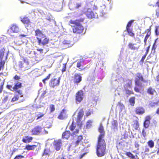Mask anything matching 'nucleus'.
Masks as SVG:
<instances>
[{
	"label": "nucleus",
	"mask_w": 159,
	"mask_h": 159,
	"mask_svg": "<svg viewBox=\"0 0 159 159\" xmlns=\"http://www.w3.org/2000/svg\"><path fill=\"white\" fill-rule=\"evenodd\" d=\"M133 122L134 124L133 125V126L135 130H137L139 126V121L137 120H134Z\"/></svg>",
	"instance_id": "c756f323"
},
{
	"label": "nucleus",
	"mask_w": 159,
	"mask_h": 159,
	"mask_svg": "<svg viewBox=\"0 0 159 159\" xmlns=\"http://www.w3.org/2000/svg\"><path fill=\"white\" fill-rule=\"evenodd\" d=\"M82 80V77L80 75L75 74L74 76L73 81L74 83L78 84Z\"/></svg>",
	"instance_id": "aec40b11"
},
{
	"label": "nucleus",
	"mask_w": 159,
	"mask_h": 159,
	"mask_svg": "<svg viewBox=\"0 0 159 159\" xmlns=\"http://www.w3.org/2000/svg\"><path fill=\"white\" fill-rule=\"evenodd\" d=\"M75 127L76 126L74 123V121H73L72 122L71 125L70 126V130L71 131H72V132L71 133V135L72 136L76 135L78 134L79 132V129H76L75 131H74V129H75Z\"/></svg>",
	"instance_id": "2eb2a0df"
},
{
	"label": "nucleus",
	"mask_w": 159,
	"mask_h": 159,
	"mask_svg": "<svg viewBox=\"0 0 159 159\" xmlns=\"http://www.w3.org/2000/svg\"><path fill=\"white\" fill-rule=\"evenodd\" d=\"M11 30L14 33H17L19 31L18 26L16 24H12L11 27Z\"/></svg>",
	"instance_id": "cd10ccee"
},
{
	"label": "nucleus",
	"mask_w": 159,
	"mask_h": 159,
	"mask_svg": "<svg viewBox=\"0 0 159 159\" xmlns=\"http://www.w3.org/2000/svg\"><path fill=\"white\" fill-rule=\"evenodd\" d=\"M150 46L149 45L147 47L146 52L145 54V55H147L148 54L150 49Z\"/></svg>",
	"instance_id": "e2e57ef3"
},
{
	"label": "nucleus",
	"mask_w": 159,
	"mask_h": 159,
	"mask_svg": "<svg viewBox=\"0 0 159 159\" xmlns=\"http://www.w3.org/2000/svg\"><path fill=\"white\" fill-rule=\"evenodd\" d=\"M150 151V149L149 148L147 147H146L145 148L144 150V152L146 153Z\"/></svg>",
	"instance_id": "338daca9"
},
{
	"label": "nucleus",
	"mask_w": 159,
	"mask_h": 159,
	"mask_svg": "<svg viewBox=\"0 0 159 159\" xmlns=\"http://www.w3.org/2000/svg\"><path fill=\"white\" fill-rule=\"evenodd\" d=\"M37 146L35 145H30L28 144L25 146V149L28 151L34 150Z\"/></svg>",
	"instance_id": "bb28decb"
},
{
	"label": "nucleus",
	"mask_w": 159,
	"mask_h": 159,
	"mask_svg": "<svg viewBox=\"0 0 159 159\" xmlns=\"http://www.w3.org/2000/svg\"><path fill=\"white\" fill-rule=\"evenodd\" d=\"M43 37L38 40V43L39 45L44 46L48 43L49 42L48 38L47 37L46 35L43 36Z\"/></svg>",
	"instance_id": "f8f14e48"
},
{
	"label": "nucleus",
	"mask_w": 159,
	"mask_h": 159,
	"mask_svg": "<svg viewBox=\"0 0 159 159\" xmlns=\"http://www.w3.org/2000/svg\"><path fill=\"white\" fill-rule=\"evenodd\" d=\"M33 137L28 135L25 136L22 139V141L25 143H28L31 142L33 139Z\"/></svg>",
	"instance_id": "5701e85b"
},
{
	"label": "nucleus",
	"mask_w": 159,
	"mask_h": 159,
	"mask_svg": "<svg viewBox=\"0 0 159 159\" xmlns=\"http://www.w3.org/2000/svg\"><path fill=\"white\" fill-rule=\"evenodd\" d=\"M50 111L52 112L54 111L55 110V108L54 105L53 104H51L50 105Z\"/></svg>",
	"instance_id": "49530a36"
},
{
	"label": "nucleus",
	"mask_w": 159,
	"mask_h": 159,
	"mask_svg": "<svg viewBox=\"0 0 159 159\" xmlns=\"http://www.w3.org/2000/svg\"><path fill=\"white\" fill-rule=\"evenodd\" d=\"M84 98V92L83 90H80L75 94V101L77 103H80L83 100Z\"/></svg>",
	"instance_id": "0eeeda50"
},
{
	"label": "nucleus",
	"mask_w": 159,
	"mask_h": 159,
	"mask_svg": "<svg viewBox=\"0 0 159 159\" xmlns=\"http://www.w3.org/2000/svg\"><path fill=\"white\" fill-rule=\"evenodd\" d=\"M19 67L24 70L28 69L30 66L27 60L23 58L22 61H20L18 64Z\"/></svg>",
	"instance_id": "423d86ee"
},
{
	"label": "nucleus",
	"mask_w": 159,
	"mask_h": 159,
	"mask_svg": "<svg viewBox=\"0 0 159 159\" xmlns=\"http://www.w3.org/2000/svg\"><path fill=\"white\" fill-rule=\"evenodd\" d=\"M53 146L55 149L57 151H59L62 146V141L61 139L54 141L53 142Z\"/></svg>",
	"instance_id": "ddd939ff"
},
{
	"label": "nucleus",
	"mask_w": 159,
	"mask_h": 159,
	"mask_svg": "<svg viewBox=\"0 0 159 159\" xmlns=\"http://www.w3.org/2000/svg\"><path fill=\"white\" fill-rule=\"evenodd\" d=\"M106 144L105 140L98 139L96 146V153L99 157L105 155L107 152Z\"/></svg>",
	"instance_id": "f03ea898"
},
{
	"label": "nucleus",
	"mask_w": 159,
	"mask_h": 159,
	"mask_svg": "<svg viewBox=\"0 0 159 159\" xmlns=\"http://www.w3.org/2000/svg\"><path fill=\"white\" fill-rule=\"evenodd\" d=\"M66 63H64L63 64V67L61 70L62 73H63L66 71Z\"/></svg>",
	"instance_id": "de8ad7c7"
},
{
	"label": "nucleus",
	"mask_w": 159,
	"mask_h": 159,
	"mask_svg": "<svg viewBox=\"0 0 159 159\" xmlns=\"http://www.w3.org/2000/svg\"><path fill=\"white\" fill-rule=\"evenodd\" d=\"M90 123H91V121L90 120H89L87 122V125H86L87 127H89L90 126V125H91L90 124H91Z\"/></svg>",
	"instance_id": "69168bd1"
},
{
	"label": "nucleus",
	"mask_w": 159,
	"mask_h": 159,
	"mask_svg": "<svg viewBox=\"0 0 159 159\" xmlns=\"http://www.w3.org/2000/svg\"><path fill=\"white\" fill-rule=\"evenodd\" d=\"M134 90L137 93H141L139 88L138 87L135 86L134 87Z\"/></svg>",
	"instance_id": "8fccbe9b"
},
{
	"label": "nucleus",
	"mask_w": 159,
	"mask_h": 159,
	"mask_svg": "<svg viewBox=\"0 0 159 159\" xmlns=\"http://www.w3.org/2000/svg\"><path fill=\"white\" fill-rule=\"evenodd\" d=\"M156 147L157 149V155H159V144L156 145Z\"/></svg>",
	"instance_id": "680f3d73"
},
{
	"label": "nucleus",
	"mask_w": 159,
	"mask_h": 159,
	"mask_svg": "<svg viewBox=\"0 0 159 159\" xmlns=\"http://www.w3.org/2000/svg\"><path fill=\"white\" fill-rule=\"evenodd\" d=\"M151 26H150L149 28L147 30V34L145 36L144 39V45H146V43L148 39L149 38V37L151 35Z\"/></svg>",
	"instance_id": "393cba45"
},
{
	"label": "nucleus",
	"mask_w": 159,
	"mask_h": 159,
	"mask_svg": "<svg viewBox=\"0 0 159 159\" xmlns=\"http://www.w3.org/2000/svg\"><path fill=\"white\" fill-rule=\"evenodd\" d=\"M39 92V93L41 94V97L42 98L45 97V95L47 92L46 90H43L42 89H40Z\"/></svg>",
	"instance_id": "c9c22d12"
},
{
	"label": "nucleus",
	"mask_w": 159,
	"mask_h": 159,
	"mask_svg": "<svg viewBox=\"0 0 159 159\" xmlns=\"http://www.w3.org/2000/svg\"><path fill=\"white\" fill-rule=\"evenodd\" d=\"M84 111L83 108L81 109L79 111L76 120V122L78 125H82L81 120L84 115Z\"/></svg>",
	"instance_id": "9b49d317"
},
{
	"label": "nucleus",
	"mask_w": 159,
	"mask_h": 159,
	"mask_svg": "<svg viewBox=\"0 0 159 159\" xmlns=\"http://www.w3.org/2000/svg\"><path fill=\"white\" fill-rule=\"evenodd\" d=\"M83 138L82 135H80L77 136L75 139V142H74L75 146H77L79 144H81L83 143Z\"/></svg>",
	"instance_id": "a211bd4d"
},
{
	"label": "nucleus",
	"mask_w": 159,
	"mask_h": 159,
	"mask_svg": "<svg viewBox=\"0 0 159 159\" xmlns=\"http://www.w3.org/2000/svg\"><path fill=\"white\" fill-rule=\"evenodd\" d=\"M5 48L4 47L0 49V59L2 60L4 57Z\"/></svg>",
	"instance_id": "473e14b6"
},
{
	"label": "nucleus",
	"mask_w": 159,
	"mask_h": 159,
	"mask_svg": "<svg viewBox=\"0 0 159 159\" xmlns=\"http://www.w3.org/2000/svg\"><path fill=\"white\" fill-rule=\"evenodd\" d=\"M7 88L8 89H9L11 91H12V90H13V87H12V86L11 85H7Z\"/></svg>",
	"instance_id": "4d7b16f0"
},
{
	"label": "nucleus",
	"mask_w": 159,
	"mask_h": 159,
	"mask_svg": "<svg viewBox=\"0 0 159 159\" xmlns=\"http://www.w3.org/2000/svg\"><path fill=\"white\" fill-rule=\"evenodd\" d=\"M45 35L39 29H37L34 30V35L36 37L37 40L40 38L43 37V36Z\"/></svg>",
	"instance_id": "f3484780"
},
{
	"label": "nucleus",
	"mask_w": 159,
	"mask_h": 159,
	"mask_svg": "<svg viewBox=\"0 0 159 159\" xmlns=\"http://www.w3.org/2000/svg\"><path fill=\"white\" fill-rule=\"evenodd\" d=\"M125 155L128 156L130 159H135V157L132 154L131 152H126L125 153Z\"/></svg>",
	"instance_id": "4c0bfd02"
},
{
	"label": "nucleus",
	"mask_w": 159,
	"mask_h": 159,
	"mask_svg": "<svg viewBox=\"0 0 159 159\" xmlns=\"http://www.w3.org/2000/svg\"><path fill=\"white\" fill-rule=\"evenodd\" d=\"M9 99V97L8 96H5L3 99H2V102L5 103Z\"/></svg>",
	"instance_id": "3c124183"
},
{
	"label": "nucleus",
	"mask_w": 159,
	"mask_h": 159,
	"mask_svg": "<svg viewBox=\"0 0 159 159\" xmlns=\"http://www.w3.org/2000/svg\"><path fill=\"white\" fill-rule=\"evenodd\" d=\"M143 127L142 129V134L143 137L145 138L147 135V130Z\"/></svg>",
	"instance_id": "ea45409f"
},
{
	"label": "nucleus",
	"mask_w": 159,
	"mask_h": 159,
	"mask_svg": "<svg viewBox=\"0 0 159 159\" xmlns=\"http://www.w3.org/2000/svg\"><path fill=\"white\" fill-rule=\"evenodd\" d=\"M60 77L52 78L49 83V87L51 88H54L57 87L60 84Z\"/></svg>",
	"instance_id": "39448f33"
},
{
	"label": "nucleus",
	"mask_w": 159,
	"mask_h": 159,
	"mask_svg": "<svg viewBox=\"0 0 159 159\" xmlns=\"http://www.w3.org/2000/svg\"><path fill=\"white\" fill-rule=\"evenodd\" d=\"M135 97H131L129 99V102L130 104L132 106H134V105L135 103Z\"/></svg>",
	"instance_id": "7c9ffc66"
},
{
	"label": "nucleus",
	"mask_w": 159,
	"mask_h": 159,
	"mask_svg": "<svg viewBox=\"0 0 159 159\" xmlns=\"http://www.w3.org/2000/svg\"><path fill=\"white\" fill-rule=\"evenodd\" d=\"M126 94L128 95H130L131 94H134V93L131 90H130L128 89H125Z\"/></svg>",
	"instance_id": "37998d69"
},
{
	"label": "nucleus",
	"mask_w": 159,
	"mask_h": 159,
	"mask_svg": "<svg viewBox=\"0 0 159 159\" xmlns=\"http://www.w3.org/2000/svg\"><path fill=\"white\" fill-rule=\"evenodd\" d=\"M144 108L141 106L136 107L134 109V112L135 114L138 115H142L145 113Z\"/></svg>",
	"instance_id": "dca6fc26"
},
{
	"label": "nucleus",
	"mask_w": 159,
	"mask_h": 159,
	"mask_svg": "<svg viewBox=\"0 0 159 159\" xmlns=\"http://www.w3.org/2000/svg\"><path fill=\"white\" fill-rule=\"evenodd\" d=\"M81 5H82V3H76L75 4V8L76 9H78L81 7Z\"/></svg>",
	"instance_id": "864d4df0"
},
{
	"label": "nucleus",
	"mask_w": 159,
	"mask_h": 159,
	"mask_svg": "<svg viewBox=\"0 0 159 159\" xmlns=\"http://www.w3.org/2000/svg\"><path fill=\"white\" fill-rule=\"evenodd\" d=\"M147 144L148 147L151 148H152L154 146V142L152 140L148 141L147 142Z\"/></svg>",
	"instance_id": "72a5a7b5"
},
{
	"label": "nucleus",
	"mask_w": 159,
	"mask_h": 159,
	"mask_svg": "<svg viewBox=\"0 0 159 159\" xmlns=\"http://www.w3.org/2000/svg\"><path fill=\"white\" fill-rule=\"evenodd\" d=\"M134 20L129 21L127 23L125 31L127 32L128 35L131 37H134L135 35L134 33L133 32V29L131 27L132 23L134 21Z\"/></svg>",
	"instance_id": "20e7f679"
},
{
	"label": "nucleus",
	"mask_w": 159,
	"mask_h": 159,
	"mask_svg": "<svg viewBox=\"0 0 159 159\" xmlns=\"http://www.w3.org/2000/svg\"><path fill=\"white\" fill-rule=\"evenodd\" d=\"M71 135L70 131L66 130L62 134V139H68Z\"/></svg>",
	"instance_id": "b1692460"
},
{
	"label": "nucleus",
	"mask_w": 159,
	"mask_h": 159,
	"mask_svg": "<svg viewBox=\"0 0 159 159\" xmlns=\"http://www.w3.org/2000/svg\"><path fill=\"white\" fill-rule=\"evenodd\" d=\"M117 106H118L120 108V111H122V109L124 108L125 106L124 105L121 103L120 102H119L118 105Z\"/></svg>",
	"instance_id": "a18cd8bd"
},
{
	"label": "nucleus",
	"mask_w": 159,
	"mask_h": 159,
	"mask_svg": "<svg viewBox=\"0 0 159 159\" xmlns=\"http://www.w3.org/2000/svg\"><path fill=\"white\" fill-rule=\"evenodd\" d=\"M83 60L79 61L77 63L76 67L77 68H79L80 71H82L84 70L85 69V68L84 67V66L83 65Z\"/></svg>",
	"instance_id": "a878e982"
},
{
	"label": "nucleus",
	"mask_w": 159,
	"mask_h": 159,
	"mask_svg": "<svg viewBox=\"0 0 159 159\" xmlns=\"http://www.w3.org/2000/svg\"><path fill=\"white\" fill-rule=\"evenodd\" d=\"M51 74H49L47 76L46 78H45L44 79V80H48V79H49L50 77V76H51Z\"/></svg>",
	"instance_id": "0e129e2a"
},
{
	"label": "nucleus",
	"mask_w": 159,
	"mask_h": 159,
	"mask_svg": "<svg viewBox=\"0 0 159 159\" xmlns=\"http://www.w3.org/2000/svg\"><path fill=\"white\" fill-rule=\"evenodd\" d=\"M24 158V156L20 154L16 155L13 159H23Z\"/></svg>",
	"instance_id": "c03bdc74"
},
{
	"label": "nucleus",
	"mask_w": 159,
	"mask_h": 159,
	"mask_svg": "<svg viewBox=\"0 0 159 159\" xmlns=\"http://www.w3.org/2000/svg\"><path fill=\"white\" fill-rule=\"evenodd\" d=\"M144 79L142 74L140 72H137L135 74L134 82L135 85L139 87H142L141 82H144Z\"/></svg>",
	"instance_id": "7ed1b4c3"
},
{
	"label": "nucleus",
	"mask_w": 159,
	"mask_h": 159,
	"mask_svg": "<svg viewBox=\"0 0 159 159\" xmlns=\"http://www.w3.org/2000/svg\"><path fill=\"white\" fill-rule=\"evenodd\" d=\"M67 117L66 111L65 109H63L58 116V118L61 120H63Z\"/></svg>",
	"instance_id": "6ab92c4d"
},
{
	"label": "nucleus",
	"mask_w": 159,
	"mask_h": 159,
	"mask_svg": "<svg viewBox=\"0 0 159 159\" xmlns=\"http://www.w3.org/2000/svg\"><path fill=\"white\" fill-rule=\"evenodd\" d=\"M5 64V61L0 59V71L3 70Z\"/></svg>",
	"instance_id": "58836bf2"
},
{
	"label": "nucleus",
	"mask_w": 159,
	"mask_h": 159,
	"mask_svg": "<svg viewBox=\"0 0 159 159\" xmlns=\"http://www.w3.org/2000/svg\"><path fill=\"white\" fill-rule=\"evenodd\" d=\"M85 13L88 18L91 19L94 18L95 16L93 12L90 8L87 9V11Z\"/></svg>",
	"instance_id": "412c9836"
},
{
	"label": "nucleus",
	"mask_w": 159,
	"mask_h": 159,
	"mask_svg": "<svg viewBox=\"0 0 159 159\" xmlns=\"http://www.w3.org/2000/svg\"><path fill=\"white\" fill-rule=\"evenodd\" d=\"M152 119V116L149 115H147L144 118L143 125V127L145 128H148L150 126L151 123V120Z\"/></svg>",
	"instance_id": "1a4fd4ad"
},
{
	"label": "nucleus",
	"mask_w": 159,
	"mask_h": 159,
	"mask_svg": "<svg viewBox=\"0 0 159 159\" xmlns=\"http://www.w3.org/2000/svg\"><path fill=\"white\" fill-rule=\"evenodd\" d=\"M158 105V103L157 102H153L150 103V105L151 107H153L155 106Z\"/></svg>",
	"instance_id": "6e6d98bb"
},
{
	"label": "nucleus",
	"mask_w": 159,
	"mask_h": 159,
	"mask_svg": "<svg viewBox=\"0 0 159 159\" xmlns=\"http://www.w3.org/2000/svg\"><path fill=\"white\" fill-rule=\"evenodd\" d=\"M156 90L151 87H149L147 89V92L149 95H153Z\"/></svg>",
	"instance_id": "c85d7f7f"
},
{
	"label": "nucleus",
	"mask_w": 159,
	"mask_h": 159,
	"mask_svg": "<svg viewBox=\"0 0 159 159\" xmlns=\"http://www.w3.org/2000/svg\"><path fill=\"white\" fill-rule=\"evenodd\" d=\"M134 146L136 148H138L139 147V144L138 142H135V143Z\"/></svg>",
	"instance_id": "774afa93"
},
{
	"label": "nucleus",
	"mask_w": 159,
	"mask_h": 159,
	"mask_svg": "<svg viewBox=\"0 0 159 159\" xmlns=\"http://www.w3.org/2000/svg\"><path fill=\"white\" fill-rule=\"evenodd\" d=\"M98 130L100 134L99 135L98 139L104 140L103 138L105 135V132L103 126L101 125H100L98 128Z\"/></svg>",
	"instance_id": "4468645a"
},
{
	"label": "nucleus",
	"mask_w": 159,
	"mask_h": 159,
	"mask_svg": "<svg viewBox=\"0 0 159 159\" xmlns=\"http://www.w3.org/2000/svg\"><path fill=\"white\" fill-rule=\"evenodd\" d=\"M44 115V114L43 113H40L39 116H38L36 120H38L41 118V117H43Z\"/></svg>",
	"instance_id": "bf43d9fd"
},
{
	"label": "nucleus",
	"mask_w": 159,
	"mask_h": 159,
	"mask_svg": "<svg viewBox=\"0 0 159 159\" xmlns=\"http://www.w3.org/2000/svg\"><path fill=\"white\" fill-rule=\"evenodd\" d=\"M84 19L81 18L75 20H70L69 21V23L75 25V26H71L72 30L73 33L79 35H83L85 33L83 26L80 23L84 21Z\"/></svg>",
	"instance_id": "f257e3e1"
},
{
	"label": "nucleus",
	"mask_w": 159,
	"mask_h": 159,
	"mask_svg": "<svg viewBox=\"0 0 159 159\" xmlns=\"http://www.w3.org/2000/svg\"><path fill=\"white\" fill-rule=\"evenodd\" d=\"M135 44L132 43H129L128 44L129 48L131 49V50H134L136 49H138V48H137L134 46Z\"/></svg>",
	"instance_id": "2f4dec72"
},
{
	"label": "nucleus",
	"mask_w": 159,
	"mask_h": 159,
	"mask_svg": "<svg viewBox=\"0 0 159 159\" xmlns=\"http://www.w3.org/2000/svg\"><path fill=\"white\" fill-rule=\"evenodd\" d=\"M20 21L25 25H30L31 22L28 17L25 16L23 17L20 18Z\"/></svg>",
	"instance_id": "4be33fe9"
},
{
	"label": "nucleus",
	"mask_w": 159,
	"mask_h": 159,
	"mask_svg": "<svg viewBox=\"0 0 159 159\" xmlns=\"http://www.w3.org/2000/svg\"><path fill=\"white\" fill-rule=\"evenodd\" d=\"M62 44L63 46L66 47V48L70 46V43L69 41L64 40L63 41Z\"/></svg>",
	"instance_id": "e433bc0d"
},
{
	"label": "nucleus",
	"mask_w": 159,
	"mask_h": 159,
	"mask_svg": "<svg viewBox=\"0 0 159 159\" xmlns=\"http://www.w3.org/2000/svg\"><path fill=\"white\" fill-rule=\"evenodd\" d=\"M159 28V26H156V29L155 32L156 34L157 35H159V31H158V29Z\"/></svg>",
	"instance_id": "603ef678"
},
{
	"label": "nucleus",
	"mask_w": 159,
	"mask_h": 159,
	"mask_svg": "<svg viewBox=\"0 0 159 159\" xmlns=\"http://www.w3.org/2000/svg\"><path fill=\"white\" fill-rule=\"evenodd\" d=\"M156 15L157 18H159V9H158L156 10Z\"/></svg>",
	"instance_id": "052dcab7"
},
{
	"label": "nucleus",
	"mask_w": 159,
	"mask_h": 159,
	"mask_svg": "<svg viewBox=\"0 0 159 159\" xmlns=\"http://www.w3.org/2000/svg\"><path fill=\"white\" fill-rule=\"evenodd\" d=\"M157 39H156L153 43L152 48V51H153L154 52H155V50L156 49L157 47V45H156V42L157 40Z\"/></svg>",
	"instance_id": "79ce46f5"
},
{
	"label": "nucleus",
	"mask_w": 159,
	"mask_h": 159,
	"mask_svg": "<svg viewBox=\"0 0 159 159\" xmlns=\"http://www.w3.org/2000/svg\"><path fill=\"white\" fill-rule=\"evenodd\" d=\"M147 55H145V54H144V55L143 56V57H142L141 59V60H140V61H139V63H140V64H143V63L144 60L145 59Z\"/></svg>",
	"instance_id": "09e8293b"
},
{
	"label": "nucleus",
	"mask_w": 159,
	"mask_h": 159,
	"mask_svg": "<svg viewBox=\"0 0 159 159\" xmlns=\"http://www.w3.org/2000/svg\"><path fill=\"white\" fill-rule=\"evenodd\" d=\"M42 128L38 125L34 127L31 131V135H38L42 132Z\"/></svg>",
	"instance_id": "9d476101"
},
{
	"label": "nucleus",
	"mask_w": 159,
	"mask_h": 159,
	"mask_svg": "<svg viewBox=\"0 0 159 159\" xmlns=\"http://www.w3.org/2000/svg\"><path fill=\"white\" fill-rule=\"evenodd\" d=\"M126 86L127 87H128V88H132V82H130L129 83H127V84H126Z\"/></svg>",
	"instance_id": "13d9d810"
},
{
	"label": "nucleus",
	"mask_w": 159,
	"mask_h": 159,
	"mask_svg": "<svg viewBox=\"0 0 159 159\" xmlns=\"http://www.w3.org/2000/svg\"><path fill=\"white\" fill-rule=\"evenodd\" d=\"M19 98V96L18 95L15 94L11 98V102L13 103L17 101H18Z\"/></svg>",
	"instance_id": "f704fd0d"
},
{
	"label": "nucleus",
	"mask_w": 159,
	"mask_h": 159,
	"mask_svg": "<svg viewBox=\"0 0 159 159\" xmlns=\"http://www.w3.org/2000/svg\"><path fill=\"white\" fill-rule=\"evenodd\" d=\"M22 87V84L21 83L17 82L15 83L14 86L13 87L12 91H16L21 96V97H22L23 96V95L22 91L20 90H18L19 89L21 88Z\"/></svg>",
	"instance_id": "6e6552de"
},
{
	"label": "nucleus",
	"mask_w": 159,
	"mask_h": 159,
	"mask_svg": "<svg viewBox=\"0 0 159 159\" xmlns=\"http://www.w3.org/2000/svg\"><path fill=\"white\" fill-rule=\"evenodd\" d=\"M117 121L116 120H114L111 124V128L113 129H117Z\"/></svg>",
	"instance_id": "a19ab883"
},
{
	"label": "nucleus",
	"mask_w": 159,
	"mask_h": 159,
	"mask_svg": "<svg viewBox=\"0 0 159 159\" xmlns=\"http://www.w3.org/2000/svg\"><path fill=\"white\" fill-rule=\"evenodd\" d=\"M13 79L15 80H19L20 79V76L16 75L14 77Z\"/></svg>",
	"instance_id": "5fc2aeb1"
}]
</instances>
